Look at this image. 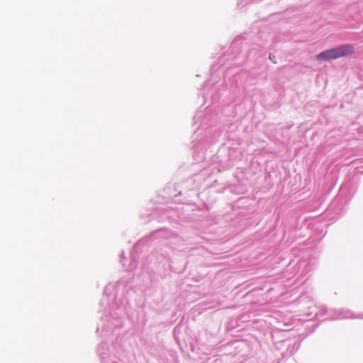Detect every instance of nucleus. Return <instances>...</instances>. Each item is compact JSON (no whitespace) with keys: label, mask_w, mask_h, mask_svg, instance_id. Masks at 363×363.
<instances>
[{"label":"nucleus","mask_w":363,"mask_h":363,"mask_svg":"<svg viewBox=\"0 0 363 363\" xmlns=\"http://www.w3.org/2000/svg\"><path fill=\"white\" fill-rule=\"evenodd\" d=\"M194 124L199 123V127L193 135L192 143H194V147L199 149L206 143L208 144L213 143L220 135V130L218 129H215L213 136L208 138L206 135L205 138L203 137L201 139L197 138L199 135L203 134L204 130H207L208 134L211 133V130L208 129V128L211 127L216 122L215 113H211L210 110H208L207 108H205L204 111L201 110L198 111L194 116Z\"/></svg>","instance_id":"nucleus-1"},{"label":"nucleus","mask_w":363,"mask_h":363,"mask_svg":"<svg viewBox=\"0 0 363 363\" xmlns=\"http://www.w3.org/2000/svg\"><path fill=\"white\" fill-rule=\"evenodd\" d=\"M118 312H111L109 315L102 317L96 328V333L101 329V334L104 337H109L113 333L114 330L123 326L122 312L118 309Z\"/></svg>","instance_id":"nucleus-2"},{"label":"nucleus","mask_w":363,"mask_h":363,"mask_svg":"<svg viewBox=\"0 0 363 363\" xmlns=\"http://www.w3.org/2000/svg\"><path fill=\"white\" fill-rule=\"evenodd\" d=\"M354 52V48L351 44H345L340 46L323 51L316 55L319 62H328L341 57L352 55Z\"/></svg>","instance_id":"nucleus-3"},{"label":"nucleus","mask_w":363,"mask_h":363,"mask_svg":"<svg viewBox=\"0 0 363 363\" xmlns=\"http://www.w3.org/2000/svg\"><path fill=\"white\" fill-rule=\"evenodd\" d=\"M354 52V48L351 44H345L340 46L323 51L316 55L319 62H328L341 57L352 55Z\"/></svg>","instance_id":"nucleus-4"},{"label":"nucleus","mask_w":363,"mask_h":363,"mask_svg":"<svg viewBox=\"0 0 363 363\" xmlns=\"http://www.w3.org/2000/svg\"><path fill=\"white\" fill-rule=\"evenodd\" d=\"M167 237V229L161 228L159 230H157L154 232H152L149 238L147 239H143L137 242L133 248V252H131V259L132 262L130 263V266L127 267V270H132L133 269L136 267V260L137 257L135 255V252H138L140 247L141 246H143L149 240H155V239H159V238H166Z\"/></svg>","instance_id":"nucleus-5"},{"label":"nucleus","mask_w":363,"mask_h":363,"mask_svg":"<svg viewBox=\"0 0 363 363\" xmlns=\"http://www.w3.org/2000/svg\"><path fill=\"white\" fill-rule=\"evenodd\" d=\"M96 352L101 363H118L115 360V357L110 356L108 345L104 341H101L99 343L96 349Z\"/></svg>","instance_id":"nucleus-6"},{"label":"nucleus","mask_w":363,"mask_h":363,"mask_svg":"<svg viewBox=\"0 0 363 363\" xmlns=\"http://www.w3.org/2000/svg\"><path fill=\"white\" fill-rule=\"evenodd\" d=\"M284 344L287 347L286 350L283 352L282 355L284 357H289L295 354L299 349L301 346L300 342L291 341V340H285Z\"/></svg>","instance_id":"nucleus-7"},{"label":"nucleus","mask_w":363,"mask_h":363,"mask_svg":"<svg viewBox=\"0 0 363 363\" xmlns=\"http://www.w3.org/2000/svg\"><path fill=\"white\" fill-rule=\"evenodd\" d=\"M334 319H343V318H363V314H359L354 316L351 311L344 309L336 310L334 311Z\"/></svg>","instance_id":"nucleus-8"},{"label":"nucleus","mask_w":363,"mask_h":363,"mask_svg":"<svg viewBox=\"0 0 363 363\" xmlns=\"http://www.w3.org/2000/svg\"><path fill=\"white\" fill-rule=\"evenodd\" d=\"M342 201H340V198L335 199L328 206V212L334 213V218L336 216H339L342 211Z\"/></svg>","instance_id":"nucleus-9"},{"label":"nucleus","mask_w":363,"mask_h":363,"mask_svg":"<svg viewBox=\"0 0 363 363\" xmlns=\"http://www.w3.org/2000/svg\"><path fill=\"white\" fill-rule=\"evenodd\" d=\"M327 313H328V310L324 306H321L320 308L315 307V308H313V311L307 313V315L308 317H310L313 314V316H312L311 318H315L316 320H319L323 315H326Z\"/></svg>","instance_id":"nucleus-10"},{"label":"nucleus","mask_w":363,"mask_h":363,"mask_svg":"<svg viewBox=\"0 0 363 363\" xmlns=\"http://www.w3.org/2000/svg\"><path fill=\"white\" fill-rule=\"evenodd\" d=\"M216 90L217 86H213L211 88L212 94H211V98L213 102L218 101L220 98V94L218 93H216Z\"/></svg>","instance_id":"nucleus-11"},{"label":"nucleus","mask_w":363,"mask_h":363,"mask_svg":"<svg viewBox=\"0 0 363 363\" xmlns=\"http://www.w3.org/2000/svg\"><path fill=\"white\" fill-rule=\"evenodd\" d=\"M239 41H240V39H235V40L233 41V43H232V44H231V45H230V50H235V49L238 48V47H239V45H240V44H239Z\"/></svg>","instance_id":"nucleus-12"},{"label":"nucleus","mask_w":363,"mask_h":363,"mask_svg":"<svg viewBox=\"0 0 363 363\" xmlns=\"http://www.w3.org/2000/svg\"><path fill=\"white\" fill-rule=\"evenodd\" d=\"M112 287L113 286L111 284H108V286H106V288L104 289V294H106V296H111L109 291Z\"/></svg>","instance_id":"nucleus-13"},{"label":"nucleus","mask_w":363,"mask_h":363,"mask_svg":"<svg viewBox=\"0 0 363 363\" xmlns=\"http://www.w3.org/2000/svg\"><path fill=\"white\" fill-rule=\"evenodd\" d=\"M120 259H121V262L123 264V266H125V264H124L123 262H124V259H125V257L124 256V252L123 251H122V252H121Z\"/></svg>","instance_id":"nucleus-14"},{"label":"nucleus","mask_w":363,"mask_h":363,"mask_svg":"<svg viewBox=\"0 0 363 363\" xmlns=\"http://www.w3.org/2000/svg\"><path fill=\"white\" fill-rule=\"evenodd\" d=\"M269 59H270V60H271L272 62H273L276 63V60H275L276 57H275V55H273V54H272V53H271V54H269Z\"/></svg>","instance_id":"nucleus-15"},{"label":"nucleus","mask_w":363,"mask_h":363,"mask_svg":"<svg viewBox=\"0 0 363 363\" xmlns=\"http://www.w3.org/2000/svg\"><path fill=\"white\" fill-rule=\"evenodd\" d=\"M306 298V296L305 295H301L299 297H298V301L299 302H303L304 301V300Z\"/></svg>","instance_id":"nucleus-16"},{"label":"nucleus","mask_w":363,"mask_h":363,"mask_svg":"<svg viewBox=\"0 0 363 363\" xmlns=\"http://www.w3.org/2000/svg\"><path fill=\"white\" fill-rule=\"evenodd\" d=\"M306 272H308L311 269V265L309 263L306 264Z\"/></svg>","instance_id":"nucleus-17"},{"label":"nucleus","mask_w":363,"mask_h":363,"mask_svg":"<svg viewBox=\"0 0 363 363\" xmlns=\"http://www.w3.org/2000/svg\"><path fill=\"white\" fill-rule=\"evenodd\" d=\"M210 86V82L208 81L206 82L205 85L203 86V91L205 92L206 89Z\"/></svg>","instance_id":"nucleus-18"},{"label":"nucleus","mask_w":363,"mask_h":363,"mask_svg":"<svg viewBox=\"0 0 363 363\" xmlns=\"http://www.w3.org/2000/svg\"><path fill=\"white\" fill-rule=\"evenodd\" d=\"M237 58H238V56L237 55H234L233 57H232V61H236L237 60Z\"/></svg>","instance_id":"nucleus-19"},{"label":"nucleus","mask_w":363,"mask_h":363,"mask_svg":"<svg viewBox=\"0 0 363 363\" xmlns=\"http://www.w3.org/2000/svg\"><path fill=\"white\" fill-rule=\"evenodd\" d=\"M208 94L203 93V98L206 99L207 97Z\"/></svg>","instance_id":"nucleus-20"},{"label":"nucleus","mask_w":363,"mask_h":363,"mask_svg":"<svg viewBox=\"0 0 363 363\" xmlns=\"http://www.w3.org/2000/svg\"><path fill=\"white\" fill-rule=\"evenodd\" d=\"M252 53H253V49H252V50L250 51V53H249V54L251 55H252Z\"/></svg>","instance_id":"nucleus-21"},{"label":"nucleus","mask_w":363,"mask_h":363,"mask_svg":"<svg viewBox=\"0 0 363 363\" xmlns=\"http://www.w3.org/2000/svg\"><path fill=\"white\" fill-rule=\"evenodd\" d=\"M113 308H114V306H112L111 308H110L111 310H113Z\"/></svg>","instance_id":"nucleus-22"}]
</instances>
